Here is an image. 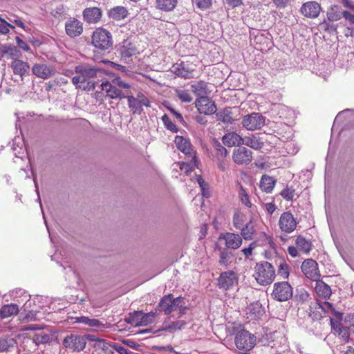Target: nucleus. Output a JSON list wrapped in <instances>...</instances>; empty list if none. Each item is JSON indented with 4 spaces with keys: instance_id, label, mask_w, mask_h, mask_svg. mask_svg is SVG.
Instances as JSON below:
<instances>
[{
    "instance_id": "obj_1",
    "label": "nucleus",
    "mask_w": 354,
    "mask_h": 354,
    "mask_svg": "<svg viewBox=\"0 0 354 354\" xmlns=\"http://www.w3.org/2000/svg\"><path fill=\"white\" fill-rule=\"evenodd\" d=\"M74 71L77 75L72 78V83L76 88L87 91H93L95 88L96 82L92 79L102 74L100 67L88 64H81L76 66Z\"/></svg>"
},
{
    "instance_id": "obj_2",
    "label": "nucleus",
    "mask_w": 354,
    "mask_h": 354,
    "mask_svg": "<svg viewBox=\"0 0 354 354\" xmlns=\"http://www.w3.org/2000/svg\"><path fill=\"white\" fill-rule=\"evenodd\" d=\"M184 299L181 297L174 298L169 294L164 296L160 301L158 308L160 312L165 315H170L171 313L177 312L178 317H181L186 312L187 307L185 306Z\"/></svg>"
},
{
    "instance_id": "obj_3",
    "label": "nucleus",
    "mask_w": 354,
    "mask_h": 354,
    "mask_svg": "<svg viewBox=\"0 0 354 354\" xmlns=\"http://www.w3.org/2000/svg\"><path fill=\"white\" fill-rule=\"evenodd\" d=\"M257 282L261 286H267L272 283L275 278V269L268 261L257 263L253 274Z\"/></svg>"
},
{
    "instance_id": "obj_4",
    "label": "nucleus",
    "mask_w": 354,
    "mask_h": 354,
    "mask_svg": "<svg viewBox=\"0 0 354 354\" xmlns=\"http://www.w3.org/2000/svg\"><path fill=\"white\" fill-rule=\"evenodd\" d=\"M256 344V337L245 330H240L235 337L236 348L243 353L250 351Z\"/></svg>"
},
{
    "instance_id": "obj_5",
    "label": "nucleus",
    "mask_w": 354,
    "mask_h": 354,
    "mask_svg": "<svg viewBox=\"0 0 354 354\" xmlns=\"http://www.w3.org/2000/svg\"><path fill=\"white\" fill-rule=\"evenodd\" d=\"M92 44L100 50H106L112 46L111 34L104 28H97L93 33Z\"/></svg>"
},
{
    "instance_id": "obj_6",
    "label": "nucleus",
    "mask_w": 354,
    "mask_h": 354,
    "mask_svg": "<svg viewBox=\"0 0 354 354\" xmlns=\"http://www.w3.org/2000/svg\"><path fill=\"white\" fill-rule=\"evenodd\" d=\"M293 289L288 281L277 282L273 286L272 297L279 301H286L292 298Z\"/></svg>"
},
{
    "instance_id": "obj_7",
    "label": "nucleus",
    "mask_w": 354,
    "mask_h": 354,
    "mask_svg": "<svg viewBox=\"0 0 354 354\" xmlns=\"http://www.w3.org/2000/svg\"><path fill=\"white\" fill-rule=\"evenodd\" d=\"M155 317L156 313L153 312L143 313L142 311H135L129 315L126 321L134 326H147L153 322Z\"/></svg>"
},
{
    "instance_id": "obj_8",
    "label": "nucleus",
    "mask_w": 354,
    "mask_h": 354,
    "mask_svg": "<svg viewBox=\"0 0 354 354\" xmlns=\"http://www.w3.org/2000/svg\"><path fill=\"white\" fill-rule=\"evenodd\" d=\"M243 126L248 130L260 129L265 124L264 118L258 113H252L243 117Z\"/></svg>"
},
{
    "instance_id": "obj_9",
    "label": "nucleus",
    "mask_w": 354,
    "mask_h": 354,
    "mask_svg": "<svg viewBox=\"0 0 354 354\" xmlns=\"http://www.w3.org/2000/svg\"><path fill=\"white\" fill-rule=\"evenodd\" d=\"M118 51L121 56V58L124 60H127L133 56H136L139 54V50L136 47V44L132 41L131 38L124 39L118 47Z\"/></svg>"
},
{
    "instance_id": "obj_10",
    "label": "nucleus",
    "mask_w": 354,
    "mask_h": 354,
    "mask_svg": "<svg viewBox=\"0 0 354 354\" xmlns=\"http://www.w3.org/2000/svg\"><path fill=\"white\" fill-rule=\"evenodd\" d=\"M86 344L85 337L82 335H68L63 340V345L66 348L77 352L84 350Z\"/></svg>"
},
{
    "instance_id": "obj_11",
    "label": "nucleus",
    "mask_w": 354,
    "mask_h": 354,
    "mask_svg": "<svg viewBox=\"0 0 354 354\" xmlns=\"http://www.w3.org/2000/svg\"><path fill=\"white\" fill-rule=\"evenodd\" d=\"M301 270L305 276L312 281H317L320 277L317 263L312 259L305 260L301 265Z\"/></svg>"
},
{
    "instance_id": "obj_12",
    "label": "nucleus",
    "mask_w": 354,
    "mask_h": 354,
    "mask_svg": "<svg viewBox=\"0 0 354 354\" xmlns=\"http://www.w3.org/2000/svg\"><path fill=\"white\" fill-rule=\"evenodd\" d=\"M321 10V5L315 1H309L304 3L299 10L304 17L309 19L318 17Z\"/></svg>"
},
{
    "instance_id": "obj_13",
    "label": "nucleus",
    "mask_w": 354,
    "mask_h": 354,
    "mask_svg": "<svg viewBox=\"0 0 354 354\" xmlns=\"http://www.w3.org/2000/svg\"><path fill=\"white\" fill-rule=\"evenodd\" d=\"M297 225V222L290 212L281 214L279 221V226L282 232L291 233L296 229Z\"/></svg>"
},
{
    "instance_id": "obj_14",
    "label": "nucleus",
    "mask_w": 354,
    "mask_h": 354,
    "mask_svg": "<svg viewBox=\"0 0 354 354\" xmlns=\"http://www.w3.org/2000/svg\"><path fill=\"white\" fill-rule=\"evenodd\" d=\"M238 283V278L233 271L222 272L218 277V287L221 289L227 290L232 288Z\"/></svg>"
},
{
    "instance_id": "obj_15",
    "label": "nucleus",
    "mask_w": 354,
    "mask_h": 354,
    "mask_svg": "<svg viewBox=\"0 0 354 354\" xmlns=\"http://www.w3.org/2000/svg\"><path fill=\"white\" fill-rule=\"evenodd\" d=\"M232 159L237 165H248L252 160V152L245 147H239L233 151Z\"/></svg>"
},
{
    "instance_id": "obj_16",
    "label": "nucleus",
    "mask_w": 354,
    "mask_h": 354,
    "mask_svg": "<svg viewBox=\"0 0 354 354\" xmlns=\"http://www.w3.org/2000/svg\"><path fill=\"white\" fill-rule=\"evenodd\" d=\"M195 106L201 113L205 115H212L216 111V106L207 96L198 97L195 102Z\"/></svg>"
},
{
    "instance_id": "obj_17",
    "label": "nucleus",
    "mask_w": 354,
    "mask_h": 354,
    "mask_svg": "<svg viewBox=\"0 0 354 354\" xmlns=\"http://www.w3.org/2000/svg\"><path fill=\"white\" fill-rule=\"evenodd\" d=\"M65 30L70 37H78L83 32V24L80 20L71 17L65 23Z\"/></svg>"
},
{
    "instance_id": "obj_18",
    "label": "nucleus",
    "mask_w": 354,
    "mask_h": 354,
    "mask_svg": "<svg viewBox=\"0 0 354 354\" xmlns=\"http://www.w3.org/2000/svg\"><path fill=\"white\" fill-rule=\"evenodd\" d=\"M219 239L225 240V246L233 250L239 248L243 242V238L241 235L232 232L221 234L219 236Z\"/></svg>"
},
{
    "instance_id": "obj_19",
    "label": "nucleus",
    "mask_w": 354,
    "mask_h": 354,
    "mask_svg": "<svg viewBox=\"0 0 354 354\" xmlns=\"http://www.w3.org/2000/svg\"><path fill=\"white\" fill-rule=\"evenodd\" d=\"M101 88L111 99H122L126 97V93L117 88L116 85L113 83V81L102 82Z\"/></svg>"
},
{
    "instance_id": "obj_20",
    "label": "nucleus",
    "mask_w": 354,
    "mask_h": 354,
    "mask_svg": "<svg viewBox=\"0 0 354 354\" xmlns=\"http://www.w3.org/2000/svg\"><path fill=\"white\" fill-rule=\"evenodd\" d=\"M32 72L35 76L46 80L55 74V69L45 64H35L32 67Z\"/></svg>"
},
{
    "instance_id": "obj_21",
    "label": "nucleus",
    "mask_w": 354,
    "mask_h": 354,
    "mask_svg": "<svg viewBox=\"0 0 354 354\" xmlns=\"http://www.w3.org/2000/svg\"><path fill=\"white\" fill-rule=\"evenodd\" d=\"M194 69L189 66V64L182 62L176 63L172 66L171 71L178 77L189 79L193 77V72Z\"/></svg>"
},
{
    "instance_id": "obj_22",
    "label": "nucleus",
    "mask_w": 354,
    "mask_h": 354,
    "mask_svg": "<svg viewBox=\"0 0 354 354\" xmlns=\"http://www.w3.org/2000/svg\"><path fill=\"white\" fill-rule=\"evenodd\" d=\"M174 142L177 148L182 151L186 157L196 156V151L192 149L189 140L180 136L175 137Z\"/></svg>"
},
{
    "instance_id": "obj_23",
    "label": "nucleus",
    "mask_w": 354,
    "mask_h": 354,
    "mask_svg": "<svg viewBox=\"0 0 354 354\" xmlns=\"http://www.w3.org/2000/svg\"><path fill=\"white\" fill-rule=\"evenodd\" d=\"M83 17L88 24H96L102 17V10L97 7L86 8L83 11Z\"/></svg>"
},
{
    "instance_id": "obj_24",
    "label": "nucleus",
    "mask_w": 354,
    "mask_h": 354,
    "mask_svg": "<svg viewBox=\"0 0 354 354\" xmlns=\"http://www.w3.org/2000/svg\"><path fill=\"white\" fill-rule=\"evenodd\" d=\"M222 142L225 145L229 147L234 146L241 147L243 145V138L234 131L225 133L222 138Z\"/></svg>"
},
{
    "instance_id": "obj_25",
    "label": "nucleus",
    "mask_w": 354,
    "mask_h": 354,
    "mask_svg": "<svg viewBox=\"0 0 354 354\" xmlns=\"http://www.w3.org/2000/svg\"><path fill=\"white\" fill-rule=\"evenodd\" d=\"M10 67L15 75H19L21 77L28 75L30 71V66L28 62L21 59L12 61Z\"/></svg>"
},
{
    "instance_id": "obj_26",
    "label": "nucleus",
    "mask_w": 354,
    "mask_h": 354,
    "mask_svg": "<svg viewBox=\"0 0 354 354\" xmlns=\"http://www.w3.org/2000/svg\"><path fill=\"white\" fill-rule=\"evenodd\" d=\"M192 91L198 97H205L209 93L207 84L205 81L200 80L191 84Z\"/></svg>"
},
{
    "instance_id": "obj_27",
    "label": "nucleus",
    "mask_w": 354,
    "mask_h": 354,
    "mask_svg": "<svg viewBox=\"0 0 354 354\" xmlns=\"http://www.w3.org/2000/svg\"><path fill=\"white\" fill-rule=\"evenodd\" d=\"M241 230V236L245 240H252L256 234L255 223L251 218L248 223L242 226Z\"/></svg>"
},
{
    "instance_id": "obj_28",
    "label": "nucleus",
    "mask_w": 354,
    "mask_h": 354,
    "mask_svg": "<svg viewBox=\"0 0 354 354\" xmlns=\"http://www.w3.org/2000/svg\"><path fill=\"white\" fill-rule=\"evenodd\" d=\"M187 161L180 163V169L186 174L191 173L195 168H198L199 160L196 156L186 157Z\"/></svg>"
},
{
    "instance_id": "obj_29",
    "label": "nucleus",
    "mask_w": 354,
    "mask_h": 354,
    "mask_svg": "<svg viewBox=\"0 0 354 354\" xmlns=\"http://www.w3.org/2000/svg\"><path fill=\"white\" fill-rule=\"evenodd\" d=\"M264 308L259 302L251 304L247 309V315L251 319H258L264 314Z\"/></svg>"
},
{
    "instance_id": "obj_30",
    "label": "nucleus",
    "mask_w": 354,
    "mask_h": 354,
    "mask_svg": "<svg viewBox=\"0 0 354 354\" xmlns=\"http://www.w3.org/2000/svg\"><path fill=\"white\" fill-rule=\"evenodd\" d=\"M343 17V11L338 6L333 5L328 8L326 11V20L328 21H337Z\"/></svg>"
},
{
    "instance_id": "obj_31",
    "label": "nucleus",
    "mask_w": 354,
    "mask_h": 354,
    "mask_svg": "<svg viewBox=\"0 0 354 354\" xmlns=\"http://www.w3.org/2000/svg\"><path fill=\"white\" fill-rule=\"evenodd\" d=\"M315 281L316 285L315 290L317 294L324 299H328L332 294L330 287L324 281L319 279Z\"/></svg>"
},
{
    "instance_id": "obj_32",
    "label": "nucleus",
    "mask_w": 354,
    "mask_h": 354,
    "mask_svg": "<svg viewBox=\"0 0 354 354\" xmlns=\"http://www.w3.org/2000/svg\"><path fill=\"white\" fill-rule=\"evenodd\" d=\"M156 8L163 12H171L177 6L178 0H156Z\"/></svg>"
},
{
    "instance_id": "obj_33",
    "label": "nucleus",
    "mask_w": 354,
    "mask_h": 354,
    "mask_svg": "<svg viewBox=\"0 0 354 354\" xmlns=\"http://www.w3.org/2000/svg\"><path fill=\"white\" fill-rule=\"evenodd\" d=\"M128 10L124 6H115L109 11V17L115 20H122L127 17Z\"/></svg>"
},
{
    "instance_id": "obj_34",
    "label": "nucleus",
    "mask_w": 354,
    "mask_h": 354,
    "mask_svg": "<svg viewBox=\"0 0 354 354\" xmlns=\"http://www.w3.org/2000/svg\"><path fill=\"white\" fill-rule=\"evenodd\" d=\"M19 313V306L15 304L3 305L0 309V317L3 319L10 317Z\"/></svg>"
},
{
    "instance_id": "obj_35",
    "label": "nucleus",
    "mask_w": 354,
    "mask_h": 354,
    "mask_svg": "<svg viewBox=\"0 0 354 354\" xmlns=\"http://www.w3.org/2000/svg\"><path fill=\"white\" fill-rule=\"evenodd\" d=\"M276 183V180L267 175H263L260 181V188L266 193H270Z\"/></svg>"
},
{
    "instance_id": "obj_36",
    "label": "nucleus",
    "mask_w": 354,
    "mask_h": 354,
    "mask_svg": "<svg viewBox=\"0 0 354 354\" xmlns=\"http://www.w3.org/2000/svg\"><path fill=\"white\" fill-rule=\"evenodd\" d=\"M239 191L238 197L242 205L247 207L248 208L252 209L253 205L250 200V196L248 191L243 187V185L238 183ZM252 209H251L252 211Z\"/></svg>"
},
{
    "instance_id": "obj_37",
    "label": "nucleus",
    "mask_w": 354,
    "mask_h": 354,
    "mask_svg": "<svg viewBox=\"0 0 354 354\" xmlns=\"http://www.w3.org/2000/svg\"><path fill=\"white\" fill-rule=\"evenodd\" d=\"M16 341L9 336L0 337V352H7L16 346Z\"/></svg>"
},
{
    "instance_id": "obj_38",
    "label": "nucleus",
    "mask_w": 354,
    "mask_h": 354,
    "mask_svg": "<svg viewBox=\"0 0 354 354\" xmlns=\"http://www.w3.org/2000/svg\"><path fill=\"white\" fill-rule=\"evenodd\" d=\"M318 308L321 309L325 313H331L337 318H340L342 314L335 310L333 305L328 301L317 302Z\"/></svg>"
},
{
    "instance_id": "obj_39",
    "label": "nucleus",
    "mask_w": 354,
    "mask_h": 354,
    "mask_svg": "<svg viewBox=\"0 0 354 354\" xmlns=\"http://www.w3.org/2000/svg\"><path fill=\"white\" fill-rule=\"evenodd\" d=\"M3 53L8 56V58L15 60H19V57L21 56L20 50L17 47L14 46H3Z\"/></svg>"
},
{
    "instance_id": "obj_40",
    "label": "nucleus",
    "mask_w": 354,
    "mask_h": 354,
    "mask_svg": "<svg viewBox=\"0 0 354 354\" xmlns=\"http://www.w3.org/2000/svg\"><path fill=\"white\" fill-rule=\"evenodd\" d=\"M50 335L41 330L35 333L32 337V339L36 345L46 344L50 341Z\"/></svg>"
},
{
    "instance_id": "obj_41",
    "label": "nucleus",
    "mask_w": 354,
    "mask_h": 354,
    "mask_svg": "<svg viewBox=\"0 0 354 354\" xmlns=\"http://www.w3.org/2000/svg\"><path fill=\"white\" fill-rule=\"evenodd\" d=\"M243 145L253 149L255 150H258L262 148L263 143L260 142L259 139L256 136H247L243 138Z\"/></svg>"
},
{
    "instance_id": "obj_42",
    "label": "nucleus",
    "mask_w": 354,
    "mask_h": 354,
    "mask_svg": "<svg viewBox=\"0 0 354 354\" xmlns=\"http://www.w3.org/2000/svg\"><path fill=\"white\" fill-rule=\"evenodd\" d=\"M218 120L226 124H232L234 118L232 116V112L228 109H224L216 113Z\"/></svg>"
},
{
    "instance_id": "obj_43",
    "label": "nucleus",
    "mask_w": 354,
    "mask_h": 354,
    "mask_svg": "<svg viewBox=\"0 0 354 354\" xmlns=\"http://www.w3.org/2000/svg\"><path fill=\"white\" fill-rule=\"evenodd\" d=\"M297 247L305 253H308L312 249L311 242L307 241L301 236H297L296 239Z\"/></svg>"
},
{
    "instance_id": "obj_44",
    "label": "nucleus",
    "mask_w": 354,
    "mask_h": 354,
    "mask_svg": "<svg viewBox=\"0 0 354 354\" xmlns=\"http://www.w3.org/2000/svg\"><path fill=\"white\" fill-rule=\"evenodd\" d=\"M187 325V322L184 320H178L175 322H171L168 324H165L164 330L174 332L178 330H181Z\"/></svg>"
},
{
    "instance_id": "obj_45",
    "label": "nucleus",
    "mask_w": 354,
    "mask_h": 354,
    "mask_svg": "<svg viewBox=\"0 0 354 354\" xmlns=\"http://www.w3.org/2000/svg\"><path fill=\"white\" fill-rule=\"evenodd\" d=\"M95 347L102 350L106 353H113V346L104 339H97V343H95Z\"/></svg>"
},
{
    "instance_id": "obj_46",
    "label": "nucleus",
    "mask_w": 354,
    "mask_h": 354,
    "mask_svg": "<svg viewBox=\"0 0 354 354\" xmlns=\"http://www.w3.org/2000/svg\"><path fill=\"white\" fill-rule=\"evenodd\" d=\"M319 26L326 32L328 33H333L337 31V26L334 24V21L326 20L324 18V20L319 24Z\"/></svg>"
},
{
    "instance_id": "obj_47",
    "label": "nucleus",
    "mask_w": 354,
    "mask_h": 354,
    "mask_svg": "<svg viewBox=\"0 0 354 354\" xmlns=\"http://www.w3.org/2000/svg\"><path fill=\"white\" fill-rule=\"evenodd\" d=\"M290 274V267L284 260H280L278 266V274L283 279H288Z\"/></svg>"
},
{
    "instance_id": "obj_48",
    "label": "nucleus",
    "mask_w": 354,
    "mask_h": 354,
    "mask_svg": "<svg viewBox=\"0 0 354 354\" xmlns=\"http://www.w3.org/2000/svg\"><path fill=\"white\" fill-rule=\"evenodd\" d=\"M79 322L94 328H97L102 325L100 320L84 316L79 318Z\"/></svg>"
},
{
    "instance_id": "obj_49",
    "label": "nucleus",
    "mask_w": 354,
    "mask_h": 354,
    "mask_svg": "<svg viewBox=\"0 0 354 354\" xmlns=\"http://www.w3.org/2000/svg\"><path fill=\"white\" fill-rule=\"evenodd\" d=\"M244 223V215L240 212H235L233 215L232 223L236 230L242 227Z\"/></svg>"
},
{
    "instance_id": "obj_50",
    "label": "nucleus",
    "mask_w": 354,
    "mask_h": 354,
    "mask_svg": "<svg viewBox=\"0 0 354 354\" xmlns=\"http://www.w3.org/2000/svg\"><path fill=\"white\" fill-rule=\"evenodd\" d=\"M214 148L216 152L218 159L224 158L228 154L227 150L219 142L216 141L214 144Z\"/></svg>"
},
{
    "instance_id": "obj_51",
    "label": "nucleus",
    "mask_w": 354,
    "mask_h": 354,
    "mask_svg": "<svg viewBox=\"0 0 354 354\" xmlns=\"http://www.w3.org/2000/svg\"><path fill=\"white\" fill-rule=\"evenodd\" d=\"M162 121L164 123L165 127L167 129L171 131L173 133H177L178 131L176 125L171 121L167 114H164L162 117Z\"/></svg>"
},
{
    "instance_id": "obj_52",
    "label": "nucleus",
    "mask_w": 354,
    "mask_h": 354,
    "mask_svg": "<svg viewBox=\"0 0 354 354\" xmlns=\"http://www.w3.org/2000/svg\"><path fill=\"white\" fill-rule=\"evenodd\" d=\"M126 97L127 98L129 108L131 109L132 110H133L134 112H136L138 110L140 111H141L142 110V106H141L139 100H138L136 97H134L132 95H129V96L126 95Z\"/></svg>"
},
{
    "instance_id": "obj_53",
    "label": "nucleus",
    "mask_w": 354,
    "mask_h": 354,
    "mask_svg": "<svg viewBox=\"0 0 354 354\" xmlns=\"http://www.w3.org/2000/svg\"><path fill=\"white\" fill-rule=\"evenodd\" d=\"M7 21H8L10 24H15V25H17V26L23 28L25 30L26 28V26L24 24V23L21 20V19L15 15H12V14H10L8 15H6V17H4Z\"/></svg>"
},
{
    "instance_id": "obj_54",
    "label": "nucleus",
    "mask_w": 354,
    "mask_h": 354,
    "mask_svg": "<svg viewBox=\"0 0 354 354\" xmlns=\"http://www.w3.org/2000/svg\"><path fill=\"white\" fill-rule=\"evenodd\" d=\"M10 28H15V26L7 21L5 18L2 17V15H0V33L6 35L9 32Z\"/></svg>"
},
{
    "instance_id": "obj_55",
    "label": "nucleus",
    "mask_w": 354,
    "mask_h": 354,
    "mask_svg": "<svg viewBox=\"0 0 354 354\" xmlns=\"http://www.w3.org/2000/svg\"><path fill=\"white\" fill-rule=\"evenodd\" d=\"M178 97L183 102H191L192 97L187 90H178L176 91Z\"/></svg>"
},
{
    "instance_id": "obj_56",
    "label": "nucleus",
    "mask_w": 354,
    "mask_h": 354,
    "mask_svg": "<svg viewBox=\"0 0 354 354\" xmlns=\"http://www.w3.org/2000/svg\"><path fill=\"white\" fill-rule=\"evenodd\" d=\"M280 194L286 201H292L295 196V189L287 186L281 192Z\"/></svg>"
},
{
    "instance_id": "obj_57",
    "label": "nucleus",
    "mask_w": 354,
    "mask_h": 354,
    "mask_svg": "<svg viewBox=\"0 0 354 354\" xmlns=\"http://www.w3.org/2000/svg\"><path fill=\"white\" fill-rule=\"evenodd\" d=\"M196 7L201 10H207L212 6V0H193Z\"/></svg>"
},
{
    "instance_id": "obj_58",
    "label": "nucleus",
    "mask_w": 354,
    "mask_h": 354,
    "mask_svg": "<svg viewBox=\"0 0 354 354\" xmlns=\"http://www.w3.org/2000/svg\"><path fill=\"white\" fill-rule=\"evenodd\" d=\"M231 257V254L227 250H223L220 253L219 263L221 265L227 266L229 263V259Z\"/></svg>"
},
{
    "instance_id": "obj_59",
    "label": "nucleus",
    "mask_w": 354,
    "mask_h": 354,
    "mask_svg": "<svg viewBox=\"0 0 354 354\" xmlns=\"http://www.w3.org/2000/svg\"><path fill=\"white\" fill-rule=\"evenodd\" d=\"M113 83L115 84L118 87L129 89L131 88V85L125 82H124L120 77H115L113 80Z\"/></svg>"
},
{
    "instance_id": "obj_60",
    "label": "nucleus",
    "mask_w": 354,
    "mask_h": 354,
    "mask_svg": "<svg viewBox=\"0 0 354 354\" xmlns=\"http://www.w3.org/2000/svg\"><path fill=\"white\" fill-rule=\"evenodd\" d=\"M16 41L19 48L23 49L24 51H29L30 50L28 44L22 40L19 37H16Z\"/></svg>"
},
{
    "instance_id": "obj_61",
    "label": "nucleus",
    "mask_w": 354,
    "mask_h": 354,
    "mask_svg": "<svg viewBox=\"0 0 354 354\" xmlns=\"http://www.w3.org/2000/svg\"><path fill=\"white\" fill-rule=\"evenodd\" d=\"M343 18L345 19L350 24H354V15L348 10H343Z\"/></svg>"
},
{
    "instance_id": "obj_62",
    "label": "nucleus",
    "mask_w": 354,
    "mask_h": 354,
    "mask_svg": "<svg viewBox=\"0 0 354 354\" xmlns=\"http://www.w3.org/2000/svg\"><path fill=\"white\" fill-rule=\"evenodd\" d=\"M168 110L176 117V118L178 120L179 122H180L183 125L185 124V121L184 120L183 115L180 113L177 112L173 108L171 107H168Z\"/></svg>"
},
{
    "instance_id": "obj_63",
    "label": "nucleus",
    "mask_w": 354,
    "mask_h": 354,
    "mask_svg": "<svg viewBox=\"0 0 354 354\" xmlns=\"http://www.w3.org/2000/svg\"><path fill=\"white\" fill-rule=\"evenodd\" d=\"M138 100H139L141 106H149V100L142 93L138 94Z\"/></svg>"
},
{
    "instance_id": "obj_64",
    "label": "nucleus",
    "mask_w": 354,
    "mask_h": 354,
    "mask_svg": "<svg viewBox=\"0 0 354 354\" xmlns=\"http://www.w3.org/2000/svg\"><path fill=\"white\" fill-rule=\"evenodd\" d=\"M341 3L344 8L354 11V1L352 0H341Z\"/></svg>"
}]
</instances>
